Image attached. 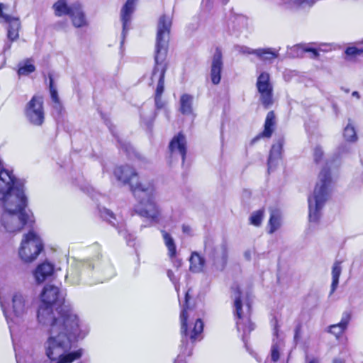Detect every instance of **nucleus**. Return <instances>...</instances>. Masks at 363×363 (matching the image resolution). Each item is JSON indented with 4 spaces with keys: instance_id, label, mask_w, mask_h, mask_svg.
I'll list each match as a JSON object with an SVG mask.
<instances>
[{
    "instance_id": "1",
    "label": "nucleus",
    "mask_w": 363,
    "mask_h": 363,
    "mask_svg": "<svg viewBox=\"0 0 363 363\" xmlns=\"http://www.w3.org/2000/svg\"><path fill=\"white\" fill-rule=\"evenodd\" d=\"M40 299L37 318L40 324L48 328L43 345L46 357L50 363H72L80 359L83 351L71 350L72 337L84 338L89 332L88 325L65 304V296L59 288L45 286Z\"/></svg>"
},
{
    "instance_id": "2",
    "label": "nucleus",
    "mask_w": 363,
    "mask_h": 363,
    "mask_svg": "<svg viewBox=\"0 0 363 363\" xmlns=\"http://www.w3.org/2000/svg\"><path fill=\"white\" fill-rule=\"evenodd\" d=\"M172 18L171 16L162 15L157 23L156 45L155 54V66L151 75V81H157L155 90V101L157 108L164 106L162 95L164 89V75L167 69L166 57Z\"/></svg>"
},
{
    "instance_id": "3",
    "label": "nucleus",
    "mask_w": 363,
    "mask_h": 363,
    "mask_svg": "<svg viewBox=\"0 0 363 363\" xmlns=\"http://www.w3.org/2000/svg\"><path fill=\"white\" fill-rule=\"evenodd\" d=\"M189 291L185 294V301L180 315L181 333L182 335L181 353L174 363H186L183 357L190 356L194 343L203 338V323L201 318H191L193 310L189 308Z\"/></svg>"
},
{
    "instance_id": "4",
    "label": "nucleus",
    "mask_w": 363,
    "mask_h": 363,
    "mask_svg": "<svg viewBox=\"0 0 363 363\" xmlns=\"http://www.w3.org/2000/svg\"><path fill=\"white\" fill-rule=\"evenodd\" d=\"M26 196L21 194L11 195L4 203V212L1 217V224L9 233H16L26 225L33 223V215L26 210Z\"/></svg>"
},
{
    "instance_id": "5",
    "label": "nucleus",
    "mask_w": 363,
    "mask_h": 363,
    "mask_svg": "<svg viewBox=\"0 0 363 363\" xmlns=\"http://www.w3.org/2000/svg\"><path fill=\"white\" fill-rule=\"evenodd\" d=\"M133 194L138 201L135 212L142 217L158 221L160 211L155 201V189L153 184L150 182L140 183L133 188Z\"/></svg>"
},
{
    "instance_id": "6",
    "label": "nucleus",
    "mask_w": 363,
    "mask_h": 363,
    "mask_svg": "<svg viewBox=\"0 0 363 363\" xmlns=\"http://www.w3.org/2000/svg\"><path fill=\"white\" fill-rule=\"evenodd\" d=\"M332 186L330 172L326 167L320 171L313 194L308 199V217L311 222H317L320 217V211L324 206Z\"/></svg>"
},
{
    "instance_id": "7",
    "label": "nucleus",
    "mask_w": 363,
    "mask_h": 363,
    "mask_svg": "<svg viewBox=\"0 0 363 363\" xmlns=\"http://www.w3.org/2000/svg\"><path fill=\"white\" fill-rule=\"evenodd\" d=\"M43 248L40 238L33 231L23 235L18 254L25 262H31L37 258Z\"/></svg>"
},
{
    "instance_id": "8",
    "label": "nucleus",
    "mask_w": 363,
    "mask_h": 363,
    "mask_svg": "<svg viewBox=\"0 0 363 363\" xmlns=\"http://www.w3.org/2000/svg\"><path fill=\"white\" fill-rule=\"evenodd\" d=\"M92 269V264L89 261L76 262L71 265L69 271L65 276V280L72 285L79 284L82 280L87 284H95L96 281H92L90 279Z\"/></svg>"
},
{
    "instance_id": "9",
    "label": "nucleus",
    "mask_w": 363,
    "mask_h": 363,
    "mask_svg": "<svg viewBox=\"0 0 363 363\" xmlns=\"http://www.w3.org/2000/svg\"><path fill=\"white\" fill-rule=\"evenodd\" d=\"M204 250L213 264L218 269H223L228 260V245L223 241L218 245H215L214 240L207 238L204 243Z\"/></svg>"
},
{
    "instance_id": "10",
    "label": "nucleus",
    "mask_w": 363,
    "mask_h": 363,
    "mask_svg": "<svg viewBox=\"0 0 363 363\" xmlns=\"http://www.w3.org/2000/svg\"><path fill=\"white\" fill-rule=\"evenodd\" d=\"M0 305L9 324V327L11 328V322L17 323L18 320L22 319L27 314L28 310L32 306V301L27 295L22 292L17 291L13 294L12 311L15 318L16 319L15 320L8 316L1 303Z\"/></svg>"
},
{
    "instance_id": "11",
    "label": "nucleus",
    "mask_w": 363,
    "mask_h": 363,
    "mask_svg": "<svg viewBox=\"0 0 363 363\" xmlns=\"http://www.w3.org/2000/svg\"><path fill=\"white\" fill-rule=\"evenodd\" d=\"M234 306L235 308V316L237 318V328L238 331H243L242 338L244 339L247 334L254 330L255 325L250 319V306L247 304L246 306V312L243 311L240 300V291L239 289L235 293Z\"/></svg>"
},
{
    "instance_id": "12",
    "label": "nucleus",
    "mask_w": 363,
    "mask_h": 363,
    "mask_svg": "<svg viewBox=\"0 0 363 363\" xmlns=\"http://www.w3.org/2000/svg\"><path fill=\"white\" fill-rule=\"evenodd\" d=\"M25 114L27 119L32 124L35 125H42L45 118L43 98L34 96L27 104Z\"/></svg>"
},
{
    "instance_id": "13",
    "label": "nucleus",
    "mask_w": 363,
    "mask_h": 363,
    "mask_svg": "<svg viewBox=\"0 0 363 363\" xmlns=\"http://www.w3.org/2000/svg\"><path fill=\"white\" fill-rule=\"evenodd\" d=\"M256 85L260 94L262 104L266 108H268L273 104V88L270 83L269 74L267 72H262L257 78Z\"/></svg>"
},
{
    "instance_id": "14",
    "label": "nucleus",
    "mask_w": 363,
    "mask_h": 363,
    "mask_svg": "<svg viewBox=\"0 0 363 363\" xmlns=\"http://www.w3.org/2000/svg\"><path fill=\"white\" fill-rule=\"evenodd\" d=\"M114 175L118 181L124 184H129L133 192V188L136 187L140 182L138 181V175L135 171L129 165L120 166L115 169ZM145 182L144 183H145Z\"/></svg>"
},
{
    "instance_id": "15",
    "label": "nucleus",
    "mask_w": 363,
    "mask_h": 363,
    "mask_svg": "<svg viewBox=\"0 0 363 363\" xmlns=\"http://www.w3.org/2000/svg\"><path fill=\"white\" fill-rule=\"evenodd\" d=\"M138 0H126L124 5L122 6L120 12V19L122 23V37L123 43L124 38L130 29V25L132 20V16L135 11Z\"/></svg>"
},
{
    "instance_id": "16",
    "label": "nucleus",
    "mask_w": 363,
    "mask_h": 363,
    "mask_svg": "<svg viewBox=\"0 0 363 363\" xmlns=\"http://www.w3.org/2000/svg\"><path fill=\"white\" fill-rule=\"evenodd\" d=\"M186 137L182 133L174 136L169 145L171 157H180L184 164L186 155Z\"/></svg>"
},
{
    "instance_id": "17",
    "label": "nucleus",
    "mask_w": 363,
    "mask_h": 363,
    "mask_svg": "<svg viewBox=\"0 0 363 363\" xmlns=\"http://www.w3.org/2000/svg\"><path fill=\"white\" fill-rule=\"evenodd\" d=\"M3 6L4 5L0 4V20L9 24L7 34L9 39L11 41L16 40L19 36L18 30L21 27V22L18 18L4 13Z\"/></svg>"
},
{
    "instance_id": "18",
    "label": "nucleus",
    "mask_w": 363,
    "mask_h": 363,
    "mask_svg": "<svg viewBox=\"0 0 363 363\" xmlns=\"http://www.w3.org/2000/svg\"><path fill=\"white\" fill-rule=\"evenodd\" d=\"M222 58L221 50L217 48L213 56L211 67V79L213 84H218L220 82V73L223 69Z\"/></svg>"
},
{
    "instance_id": "19",
    "label": "nucleus",
    "mask_w": 363,
    "mask_h": 363,
    "mask_svg": "<svg viewBox=\"0 0 363 363\" xmlns=\"http://www.w3.org/2000/svg\"><path fill=\"white\" fill-rule=\"evenodd\" d=\"M275 123L276 118L274 111L268 112L264 122V130L252 139V143H255L261 138H269L274 132Z\"/></svg>"
},
{
    "instance_id": "20",
    "label": "nucleus",
    "mask_w": 363,
    "mask_h": 363,
    "mask_svg": "<svg viewBox=\"0 0 363 363\" xmlns=\"http://www.w3.org/2000/svg\"><path fill=\"white\" fill-rule=\"evenodd\" d=\"M54 272L52 264L45 262L39 264L33 272L37 283L40 284L50 277Z\"/></svg>"
},
{
    "instance_id": "21",
    "label": "nucleus",
    "mask_w": 363,
    "mask_h": 363,
    "mask_svg": "<svg viewBox=\"0 0 363 363\" xmlns=\"http://www.w3.org/2000/svg\"><path fill=\"white\" fill-rule=\"evenodd\" d=\"M71 11L69 17L74 27L81 28L87 25L84 13L79 4H72V10Z\"/></svg>"
},
{
    "instance_id": "22",
    "label": "nucleus",
    "mask_w": 363,
    "mask_h": 363,
    "mask_svg": "<svg viewBox=\"0 0 363 363\" xmlns=\"http://www.w3.org/2000/svg\"><path fill=\"white\" fill-rule=\"evenodd\" d=\"M284 142L283 138H279L272 145L268 159L269 169H272L276 165L277 161L281 158Z\"/></svg>"
},
{
    "instance_id": "23",
    "label": "nucleus",
    "mask_w": 363,
    "mask_h": 363,
    "mask_svg": "<svg viewBox=\"0 0 363 363\" xmlns=\"http://www.w3.org/2000/svg\"><path fill=\"white\" fill-rule=\"evenodd\" d=\"M274 339L271 348V358L274 362L279 359V352L284 347V341L278 337V329L277 325L274 329Z\"/></svg>"
},
{
    "instance_id": "24",
    "label": "nucleus",
    "mask_w": 363,
    "mask_h": 363,
    "mask_svg": "<svg viewBox=\"0 0 363 363\" xmlns=\"http://www.w3.org/2000/svg\"><path fill=\"white\" fill-rule=\"evenodd\" d=\"M270 218L269 220V233L272 234L277 230L281 225V212L278 208L269 209Z\"/></svg>"
},
{
    "instance_id": "25",
    "label": "nucleus",
    "mask_w": 363,
    "mask_h": 363,
    "mask_svg": "<svg viewBox=\"0 0 363 363\" xmlns=\"http://www.w3.org/2000/svg\"><path fill=\"white\" fill-rule=\"evenodd\" d=\"M350 320V313L347 312L344 313L342 314L341 321L337 324L330 325L328 332L338 337L342 335L344 330L347 328Z\"/></svg>"
},
{
    "instance_id": "26",
    "label": "nucleus",
    "mask_w": 363,
    "mask_h": 363,
    "mask_svg": "<svg viewBox=\"0 0 363 363\" xmlns=\"http://www.w3.org/2000/svg\"><path fill=\"white\" fill-rule=\"evenodd\" d=\"M52 9L56 16H69L71 10H72V4L68 5L66 0H58L53 4Z\"/></svg>"
},
{
    "instance_id": "27",
    "label": "nucleus",
    "mask_w": 363,
    "mask_h": 363,
    "mask_svg": "<svg viewBox=\"0 0 363 363\" xmlns=\"http://www.w3.org/2000/svg\"><path fill=\"white\" fill-rule=\"evenodd\" d=\"M289 9H309L317 0H281Z\"/></svg>"
},
{
    "instance_id": "28",
    "label": "nucleus",
    "mask_w": 363,
    "mask_h": 363,
    "mask_svg": "<svg viewBox=\"0 0 363 363\" xmlns=\"http://www.w3.org/2000/svg\"><path fill=\"white\" fill-rule=\"evenodd\" d=\"M294 50L297 52V55H302L303 52H308L311 59H317L319 57L318 51L313 47V44H300L294 47Z\"/></svg>"
},
{
    "instance_id": "29",
    "label": "nucleus",
    "mask_w": 363,
    "mask_h": 363,
    "mask_svg": "<svg viewBox=\"0 0 363 363\" xmlns=\"http://www.w3.org/2000/svg\"><path fill=\"white\" fill-rule=\"evenodd\" d=\"M190 270L193 272L198 273L203 270L204 266V259L201 257L197 252H192L190 258Z\"/></svg>"
},
{
    "instance_id": "30",
    "label": "nucleus",
    "mask_w": 363,
    "mask_h": 363,
    "mask_svg": "<svg viewBox=\"0 0 363 363\" xmlns=\"http://www.w3.org/2000/svg\"><path fill=\"white\" fill-rule=\"evenodd\" d=\"M193 97L187 94L182 95L180 98V111L184 115L192 113Z\"/></svg>"
},
{
    "instance_id": "31",
    "label": "nucleus",
    "mask_w": 363,
    "mask_h": 363,
    "mask_svg": "<svg viewBox=\"0 0 363 363\" xmlns=\"http://www.w3.org/2000/svg\"><path fill=\"white\" fill-rule=\"evenodd\" d=\"M161 233L164 242V245L168 250V255L170 258H173L177 254L174 240L171 235L165 230H162Z\"/></svg>"
},
{
    "instance_id": "32",
    "label": "nucleus",
    "mask_w": 363,
    "mask_h": 363,
    "mask_svg": "<svg viewBox=\"0 0 363 363\" xmlns=\"http://www.w3.org/2000/svg\"><path fill=\"white\" fill-rule=\"evenodd\" d=\"M342 272L341 262H335L332 269V284L330 294H333L337 288L339 284V278Z\"/></svg>"
},
{
    "instance_id": "33",
    "label": "nucleus",
    "mask_w": 363,
    "mask_h": 363,
    "mask_svg": "<svg viewBox=\"0 0 363 363\" xmlns=\"http://www.w3.org/2000/svg\"><path fill=\"white\" fill-rule=\"evenodd\" d=\"M256 56L262 60H272L278 57V51L273 48L257 49Z\"/></svg>"
},
{
    "instance_id": "34",
    "label": "nucleus",
    "mask_w": 363,
    "mask_h": 363,
    "mask_svg": "<svg viewBox=\"0 0 363 363\" xmlns=\"http://www.w3.org/2000/svg\"><path fill=\"white\" fill-rule=\"evenodd\" d=\"M31 59H27L23 64H19L18 70L19 75H28L35 70V67L31 63Z\"/></svg>"
},
{
    "instance_id": "35",
    "label": "nucleus",
    "mask_w": 363,
    "mask_h": 363,
    "mask_svg": "<svg viewBox=\"0 0 363 363\" xmlns=\"http://www.w3.org/2000/svg\"><path fill=\"white\" fill-rule=\"evenodd\" d=\"M264 210L263 208L253 212L250 217V224L259 226L264 217Z\"/></svg>"
},
{
    "instance_id": "36",
    "label": "nucleus",
    "mask_w": 363,
    "mask_h": 363,
    "mask_svg": "<svg viewBox=\"0 0 363 363\" xmlns=\"http://www.w3.org/2000/svg\"><path fill=\"white\" fill-rule=\"evenodd\" d=\"M344 137L348 141L354 142L357 140V137L354 128L350 124H348L344 130Z\"/></svg>"
},
{
    "instance_id": "37",
    "label": "nucleus",
    "mask_w": 363,
    "mask_h": 363,
    "mask_svg": "<svg viewBox=\"0 0 363 363\" xmlns=\"http://www.w3.org/2000/svg\"><path fill=\"white\" fill-rule=\"evenodd\" d=\"M50 79V91L51 95L52 101L56 104L55 108H58L60 107V101L57 95V91L56 88L54 86L53 84V79L51 77V75H49Z\"/></svg>"
},
{
    "instance_id": "38",
    "label": "nucleus",
    "mask_w": 363,
    "mask_h": 363,
    "mask_svg": "<svg viewBox=\"0 0 363 363\" xmlns=\"http://www.w3.org/2000/svg\"><path fill=\"white\" fill-rule=\"evenodd\" d=\"M101 216L108 220L112 225L116 226V224L114 222L116 220L115 216L112 211L107 208H104L102 211H101Z\"/></svg>"
},
{
    "instance_id": "39",
    "label": "nucleus",
    "mask_w": 363,
    "mask_h": 363,
    "mask_svg": "<svg viewBox=\"0 0 363 363\" xmlns=\"http://www.w3.org/2000/svg\"><path fill=\"white\" fill-rule=\"evenodd\" d=\"M235 20L234 23L237 24L239 28L238 29H240L242 27H245L247 25V19L245 16L242 15H236L235 16Z\"/></svg>"
},
{
    "instance_id": "40",
    "label": "nucleus",
    "mask_w": 363,
    "mask_h": 363,
    "mask_svg": "<svg viewBox=\"0 0 363 363\" xmlns=\"http://www.w3.org/2000/svg\"><path fill=\"white\" fill-rule=\"evenodd\" d=\"M167 274L170 281L174 284L176 291L178 292L179 288V278L174 275V273L171 269H169Z\"/></svg>"
},
{
    "instance_id": "41",
    "label": "nucleus",
    "mask_w": 363,
    "mask_h": 363,
    "mask_svg": "<svg viewBox=\"0 0 363 363\" xmlns=\"http://www.w3.org/2000/svg\"><path fill=\"white\" fill-rule=\"evenodd\" d=\"M362 52H363L362 50L358 49L355 47H349L345 50V54L347 56H352V57L359 55Z\"/></svg>"
},
{
    "instance_id": "42",
    "label": "nucleus",
    "mask_w": 363,
    "mask_h": 363,
    "mask_svg": "<svg viewBox=\"0 0 363 363\" xmlns=\"http://www.w3.org/2000/svg\"><path fill=\"white\" fill-rule=\"evenodd\" d=\"M323 156V151L322 148L319 146L315 147L313 152L314 162L317 164L319 163Z\"/></svg>"
},
{
    "instance_id": "43",
    "label": "nucleus",
    "mask_w": 363,
    "mask_h": 363,
    "mask_svg": "<svg viewBox=\"0 0 363 363\" xmlns=\"http://www.w3.org/2000/svg\"><path fill=\"white\" fill-rule=\"evenodd\" d=\"M238 51L240 53H242V54H247V55L253 54V55H256L257 49H252L247 46H240V47H239Z\"/></svg>"
},
{
    "instance_id": "44",
    "label": "nucleus",
    "mask_w": 363,
    "mask_h": 363,
    "mask_svg": "<svg viewBox=\"0 0 363 363\" xmlns=\"http://www.w3.org/2000/svg\"><path fill=\"white\" fill-rule=\"evenodd\" d=\"M301 326L299 325H297L296 327V329H295V334H294V340L296 342L298 341V340L301 337Z\"/></svg>"
},
{
    "instance_id": "45",
    "label": "nucleus",
    "mask_w": 363,
    "mask_h": 363,
    "mask_svg": "<svg viewBox=\"0 0 363 363\" xmlns=\"http://www.w3.org/2000/svg\"><path fill=\"white\" fill-rule=\"evenodd\" d=\"M171 259L173 262V265L175 267L179 268L182 266V260L176 258V255L173 258H171Z\"/></svg>"
},
{
    "instance_id": "46",
    "label": "nucleus",
    "mask_w": 363,
    "mask_h": 363,
    "mask_svg": "<svg viewBox=\"0 0 363 363\" xmlns=\"http://www.w3.org/2000/svg\"><path fill=\"white\" fill-rule=\"evenodd\" d=\"M182 232L189 235H191V228L189 225H182Z\"/></svg>"
},
{
    "instance_id": "47",
    "label": "nucleus",
    "mask_w": 363,
    "mask_h": 363,
    "mask_svg": "<svg viewBox=\"0 0 363 363\" xmlns=\"http://www.w3.org/2000/svg\"><path fill=\"white\" fill-rule=\"evenodd\" d=\"M121 147H122L123 149H124V150H125V152H127L128 153H129V152H130V149H131L130 145L129 144H126V143H123V144H121Z\"/></svg>"
},
{
    "instance_id": "48",
    "label": "nucleus",
    "mask_w": 363,
    "mask_h": 363,
    "mask_svg": "<svg viewBox=\"0 0 363 363\" xmlns=\"http://www.w3.org/2000/svg\"><path fill=\"white\" fill-rule=\"evenodd\" d=\"M203 4L208 8H211L212 5L211 0H203Z\"/></svg>"
},
{
    "instance_id": "49",
    "label": "nucleus",
    "mask_w": 363,
    "mask_h": 363,
    "mask_svg": "<svg viewBox=\"0 0 363 363\" xmlns=\"http://www.w3.org/2000/svg\"><path fill=\"white\" fill-rule=\"evenodd\" d=\"M251 251L247 250L245 252L244 256L246 258V259L250 260L251 259Z\"/></svg>"
},
{
    "instance_id": "50",
    "label": "nucleus",
    "mask_w": 363,
    "mask_h": 363,
    "mask_svg": "<svg viewBox=\"0 0 363 363\" xmlns=\"http://www.w3.org/2000/svg\"><path fill=\"white\" fill-rule=\"evenodd\" d=\"M349 150V147L345 145H342V147H340V151H341V152H347Z\"/></svg>"
},
{
    "instance_id": "51",
    "label": "nucleus",
    "mask_w": 363,
    "mask_h": 363,
    "mask_svg": "<svg viewBox=\"0 0 363 363\" xmlns=\"http://www.w3.org/2000/svg\"><path fill=\"white\" fill-rule=\"evenodd\" d=\"M352 95L353 96L357 97V99H359V92H358V91H353V92H352Z\"/></svg>"
},
{
    "instance_id": "52",
    "label": "nucleus",
    "mask_w": 363,
    "mask_h": 363,
    "mask_svg": "<svg viewBox=\"0 0 363 363\" xmlns=\"http://www.w3.org/2000/svg\"><path fill=\"white\" fill-rule=\"evenodd\" d=\"M309 363H319V362L317 359H313L311 360L309 362Z\"/></svg>"
},
{
    "instance_id": "53",
    "label": "nucleus",
    "mask_w": 363,
    "mask_h": 363,
    "mask_svg": "<svg viewBox=\"0 0 363 363\" xmlns=\"http://www.w3.org/2000/svg\"><path fill=\"white\" fill-rule=\"evenodd\" d=\"M223 4H226L229 0H221Z\"/></svg>"
},
{
    "instance_id": "54",
    "label": "nucleus",
    "mask_w": 363,
    "mask_h": 363,
    "mask_svg": "<svg viewBox=\"0 0 363 363\" xmlns=\"http://www.w3.org/2000/svg\"><path fill=\"white\" fill-rule=\"evenodd\" d=\"M112 274H113V272H111V274H110L108 278L112 277Z\"/></svg>"
},
{
    "instance_id": "55",
    "label": "nucleus",
    "mask_w": 363,
    "mask_h": 363,
    "mask_svg": "<svg viewBox=\"0 0 363 363\" xmlns=\"http://www.w3.org/2000/svg\"><path fill=\"white\" fill-rule=\"evenodd\" d=\"M112 274H113V272H111V274H110L108 278L112 277Z\"/></svg>"
},
{
    "instance_id": "56",
    "label": "nucleus",
    "mask_w": 363,
    "mask_h": 363,
    "mask_svg": "<svg viewBox=\"0 0 363 363\" xmlns=\"http://www.w3.org/2000/svg\"><path fill=\"white\" fill-rule=\"evenodd\" d=\"M362 43H363V40H362Z\"/></svg>"
}]
</instances>
